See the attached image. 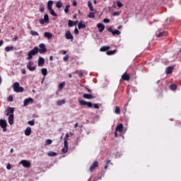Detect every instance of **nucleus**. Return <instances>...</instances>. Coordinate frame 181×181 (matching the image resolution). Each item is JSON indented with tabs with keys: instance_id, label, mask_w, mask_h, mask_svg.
Wrapping results in <instances>:
<instances>
[{
	"instance_id": "9d476101",
	"label": "nucleus",
	"mask_w": 181,
	"mask_h": 181,
	"mask_svg": "<svg viewBox=\"0 0 181 181\" xmlns=\"http://www.w3.org/2000/svg\"><path fill=\"white\" fill-rule=\"evenodd\" d=\"M33 103V99L32 98H28L23 101V107H26V105H29V104H32Z\"/></svg>"
},
{
	"instance_id": "f8f14e48",
	"label": "nucleus",
	"mask_w": 181,
	"mask_h": 181,
	"mask_svg": "<svg viewBox=\"0 0 181 181\" xmlns=\"http://www.w3.org/2000/svg\"><path fill=\"white\" fill-rule=\"evenodd\" d=\"M97 28H98L99 32H103L104 29H105V25L103 23H98L97 24Z\"/></svg>"
},
{
	"instance_id": "f257e3e1",
	"label": "nucleus",
	"mask_w": 181,
	"mask_h": 181,
	"mask_svg": "<svg viewBox=\"0 0 181 181\" xmlns=\"http://www.w3.org/2000/svg\"><path fill=\"white\" fill-rule=\"evenodd\" d=\"M37 53H39V47H35L33 49L28 52L27 57L28 60H31V59L33 58V56H36Z\"/></svg>"
},
{
	"instance_id": "5701e85b",
	"label": "nucleus",
	"mask_w": 181,
	"mask_h": 181,
	"mask_svg": "<svg viewBox=\"0 0 181 181\" xmlns=\"http://www.w3.org/2000/svg\"><path fill=\"white\" fill-rule=\"evenodd\" d=\"M173 71V66H168L166 69V73L167 74H172V72Z\"/></svg>"
},
{
	"instance_id": "393cba45",
	"label": "nucleus",
	"mask_w": 181,
	"mask_h": 181,
	"mask_svg": "<svg viewBox=\"0 0 181 181\" xmlns=\"http://www.w3.org/2000/svg\"><path fill=\"white\" fill-rule=\"evenodd\" d=\"M56 6L57 8H58L59 9H60V8H62L63 6V3H62V1H58L56 3Z\"/></svg>"
},
{
	"instance_id": "39448f33",
	"label": "nucleus",
	"mask_w": 181,
	"mask_h": 181,
	"mask_svg": "<svg viewBox=\"0 0 181 181\" xmlns=\"http://www.w3.org/2000/svg\"><path fill=\"white\" fill-rule=\"evenodd\" d=\"M7 125L8 124L6 123V120L2 119H0V126L1 127L4 132H6Z\"/></svg>"
},
{
	"instance_id": "a19ab883",
	"label": "nucleus",
	"mask_w": 181,
	"mask_h": 181,
	"mask_svg": "<svg viewBox=\"0 0 181 181\" xmlns=\"http://www.w3.org/2000/svg\"><path fill=\"white\" fill-rule=\"evenodd\" d=\"M28 125H31V127H33V125H35V119L28 121Z\"/></svg>"
},
{
	"instance_id": "69168bd1",
	"label": "nucleus",
	"mask_w": 181,
	"mask_h": 181,
	"mask_svg": "<svg viewBox=\"0 0 181 181\" xmlns=\"http://www.w3.org/2000/svg\"><path fill=\"white\" fill-rule=\"evenodd\" d=\"M2 45H4V41L3 40L0 41V47L2 46Z\"/></svg>"
},
{
	"instance_id": "f3484780",
	"label": "nucleus",
	"mask_w": 181,
	"mask_h": 181,
	"mask_svg": "<svg viewBox=\"0 0 181 181\" xmlns=\"http://www.w3.org/2000/svg\"><path fill=\"white\" fill-rule=\"evenodd\" d=\"M98 166V163H97V161H95L91 166L90 167V172H93L95 168H97Z\"/></svg>"
},
{
	"instance_id": "e433bc0d",
	"label": "nucleus",
	"mask_w": 181,
	"mask_h": 181,
	"mask_svg": "<svg viewBox=\"0 0 181 181\" xmlns=\"http://www.w3.org/2000/svg\"><path fill=\"white\" fill-rule=\"evenodd\" d=\"M49 11L52 16H57V14L54 12V10H53V8H51Z\"/></svg>"
},
{
	"instance_id": "4c0bfd02",
	"label": "nucleus",
	"mask_w": 181,
	"mask_h": 181,
	"mask_svg": "<svg viewBox=\"0 0 181 181\" xmlns=\"http://www.w3.org/2000/svg\"><path fill=\"white\" fill-rule=\"evenodd\" d=\"M53 141H52V139H47L45 141V145H52Z\"/></svg>"
},
{
	"instance_id": "c85d7f7f",
	"label": "nucleus",
	"mask_w": 181,
	"mask_h": 181,
	"mask_svg": "<svg viewBox=\"0 0 181 181\" xmlns=\"http://www.w3.org/2000/svg\"><path fill=\"white\" fill-rule=\"evenodd\" d=\"M78 103L82 106L87 105V102L83 100H78Z\"/></svg>"
},
{
	"instance_id": "4468645a",
	"label": "nucleus",
	"mask_w": 181,
	"mask_h": 181,
	"mask_svg": "<svg viewBox=\"0 0 181 181\" xmlns=\"http://www.w3.org/2000/svg\"><path fill=\"white\" fill-rule=\"evenodd\" d=\"M30 134H32V128H30V127H28L25 130V135H26V136H29Z\"/></svg>"
},
{
	"instance_id": "dca6fc26",
	"label": "nucleus",
	"mask_w": 181,
	"mask_h": 181,
	"mask_svg": "<svg viewBox=\"0 0 181 181\" xmlns=\"http://www.w3.org/2000/svg\"><path fill=\"white\" fill-rule=\"evenodd\" d=\"M123 129H124V124H119L116 127L115 131L119 132H122Z\"/></svg>"
},
{
	"instance_id": "13d9d810",
	"label": "nucleus",
	"mask_w": 181,
	"mask_h": 181,
	"mask_svg": "<svg viewBox=\"0 0 181 181\" xmlns=\"http://www.w3.org/2000/svg\"><path fill=\"white\" fill-rule=\"evenodd\" d=\"M73 6H77V1L76 0L73 1Z\"/></svg>"
},
{
	"instance_id": "603ef678",
	"label": "nucleus",
	"mask_w": 181,
	"mask_h": 181,
	"mask_svg": "<svg viewBox=\"0 0 181 181\" xmlns=\"http://www.w3.org/2000/svg\"><path fill=\"white\" fill-rule=\"evenodd\" d=\"M11 163H8L7 165H6V169H7L8 170H11Z\"/></svg>"
},
{
	"instance_id": "20e7f679",
	"label": "nucleus",
	"mask_w": 181,
	"mask_h": 181,
	"mask_svg": "<svg viewBox=\"0 0 181 181\" xmlns=\"http://www.w3.org/2000/svg\"><path fill=\"white\" fill-rule=\"evenodd\" d=\"M40 25H45V23H48L49 22V15L45 14L44 18H41L39 21Z\"/></svg>"
},
{
	"instance_id": "49530a36",
	"label": "nucleus",
	"mask_w": 181,
	"mask_h": 181,
	"mask_svg": "<svg viewBox=\"0 0 181 181\" xmlns=\"http://www.w3.org/2000/svg\"><path fill=\"white\" fill-rule=\"evenodd\" d=\"M114 53H115V50L113 51H107L106 54L110 56L111 54H114Z\"/></svg>"
},
{
	"instance_id": "f03ea898",
	"label": "nucleus",
	"mask_w": 181,
	"mask_h": 181,
	"mask_svg": "<svg viewBox=\"0 0 181 181\" xmlns=\"http://www.w3.org/2000/svg\"><path fill=\"white\" fill-rule=\"evenodd\" d=\"M13 90L15 91V93H23V87H21L19 86L18 82H15L13 84Z\"/></svg>"
},
{
	"instance_id": "473e14b6",
	"label": "nucleus",
	"mask_w": 181,
	"mask_h": 181,
	"mask_svg": "<svg viewBox=\"0 0 181 181\" xmlns=\"http://www.w3.org/2000/svg\"><path fill=\"white\" fill-rule=\"evenodd\" d=\"M64 86H66V83L64 82L59 83L58 86L59 90H63V87H64Z\"/></svg>"
},
{
	"instance_id": "37998d69",
	"label": "nucleus",
	"mask_w": 181,
	"mask_h": 181,
	"mask_svg": "<svg viewBox=\"0 0 181 181\" xmlns=\"http://www.w3.org/2000/svg\"><path fill=\"white\" fill-rule=\"evenodd\" d=\"M119 15H121V12L119 11H116L112 13L113 16H119Z\"/></svg>"
},
{
	"instance_id": "bf43d9fd",
	"label": "nucleus",
	"mask_w": 181,
	"mask_h": 181,
	"mask_svg": "<svg viewBox=\"0 0 181 181\" xmlns=\"http://www.w3.org/2000/svg\"><path fill=\"white\" fill-rule=\"evenodd\" d=\"M107 30H108V32H110L112 34V33L114 32V30H112V28H109L107 29Z\"/></svg>"
},
{
	"instance_id": "5fc2aeb1",
	"label": "nucleus",
	"mask_w": 181,
	"mask_h": 181,
	"mask_svg": "<svg viewBox=\"0 0 181 181\" xmlns=\"http://www.w3.org/2000/svg\"><path fill=\"white\" fill-rule=\"evenodd\" d=\"M21 73H22V74H26V69H21Z\"/></svg>"
},
{
	"instance_id": "c03bdc74",
	"label": "nucleus",
	"mask_w": 181,
	"mask_h": 181,
	"mask_svg": "<svg viewBox=\"0 0 181 181\" xmlns=\"http://www.w3.org/2000/svg\"><path fill=\"white\" fill-rule=\"evenodd\" d=\"M117 5L118 8H122V6H124V4H122L121 1H117Z\"/></svg>"
},
{
	"instance_id": "72a5a7b5",
	"label": "nucleus",
	"mask_w": 181,
	"mask_h": 181,
	"mask_svg": "<svg viewBox=\"0 0 181 181\" xmlns=\"http://www.w3.org/2000/svg\"><path fill=\"white\" fill-rule=\"evenodd\" d=\"M88 17L90 18V19H93V18L95 17V13H93V12L89 13Z\"/></svg>"
},
{
	"instance_id": "e2e57ef3",
	"label": "nucleus",
	"mask_w": 181,
	"mask_h": 181,
	"mask_svg": "<svg viewBox=\"0 0 181 181\" xmlns=\"http://www.w3.org/2000/svg\"><path fill=\"white\" fill-rule=\"evenodd\" d=\"M66 53H67V51H66V50L62 51V54H66Z\"/></svg>"
},
{
	"instance_id": "338daca9",
	"label": "nucleus",
	"mask_w": 181,
	"mask_h": 181,
	"mask_svg": "<svg viewBox=\"0 0 181 181\" xmlns=\"http://www.w3.org/2000/svg\"><path fill=\"white\" fill-rule=\"evenodd\" d=\"M78 126V123H76L75 125H74V127H75V128H77Z\"/></svg>"
},
{
	"instance_id": "a211bd4d",
	"label": "nucleus",
	"mask_w": 181,
	"mask_h": 181,
	"mask_svg": "<svg viewBox=\"0 0 181 181\" xmlns=\"http://www.w3.org/2000/svg\"><path fill=\"white\" fill-rule=\"evenodd\" d=\"M78 29H86V23L81 21L78 24Z\"/></svg>"
},
{
	"instance_id": "aec40b11",
	"label": "nucleus",
	"mask_w": 181,
	"mask_h": 181,
	"mask_svg": "<svg viewBox=\"0 0 181 181\" xmlns=\"http://www.w3.org/2000/svg\"><path fill=\"white\" fill-rule=\"evenodd\" d=\"M83 97L86 100H91L92 98H94V97H93V95L87 93L83 94Z\"/></svg>"
},
{
	"instance_id": "c756f323",
	"label": "nucleus",
	"mask_w": 181,
	"mask_h": 181,
	"mask_svg": "<svg viewBox=\"0 0 181 181\" xmlns=\"http://www.w3.org/2000/svg\"><path fill=\"white\" fill-rule=\"evenodd\" d=\"M48 156H56L57 155V153L54 151H49L47 153Z\"/></svg>"
},
{
	"instance_id": "2eb2a0df",
	"label": "nucleus",
	"mask_w": 181,
	"mask_h": 181,
	"mask_svg": "<svg viewBox=\"0 0 181 181\" xmlns=\"http://www.w3.org/2000/svg\"><path fill=\"white\" fill-rule=\"evenodd\" d=\"M44 37H46V39H48V40H49V39L53 37V34H52L51 33H49V32H45L44 33Z\"/></svg>"
},
{
	"instance_id": "423d86ee",
	"label": "nucleus",
	"mask_w": 181,
	"mask_h": 181,
	"mask_svg": "<svg viewBox=\"0 0 181 181\" xmlns=\"http://www.w3.org/2000/svg\"><path fill=\"white\" fill-rule=\"evenodd\" d=\"M65 39H67V40H71L73 41L74 37L73 35H71V33L70 30H66L65 33Z\"/></svg>"
},
{
	"instance_id": "4be33fe9",
	"label": "nucleus",
	"mask_w": 181,
	"mask_h": 181,
	"mask_svg": "<svg viewBox=\"0 0 181 181\" xmlns=\"http://www.w3.org/2000/svg\"><path fill=\"white\" fill-rule=\"evenodd\" d=\"M122 78L123 80H125L126 81H128L129 80V75L128 74H123L122 76Z\"/></svg>"
},
{
	"instance_id": "6e6552de",
	"label": "nucleus",
	"mask_w": 181,
	"mask_h": 181,
	"mask_svg": "<svg viewBox=\"0 0 181 181\" xmlns=\"http://www.w3.org/2000/svg\"><path fill=\"white\" fill-rule=\"evenodd\" d=\"M67 151H69V143L65 140V143H64V148L62 149V153H66Z\"/></svg>"
},
{
	"instance_id": "0eeeda50",
	"label": "nucleus",
	"mask_w": 181,
	"mask_h": 181,
	"mask_svg": "<svg viewBox=\"0 0 181 181\" xmlns=\"http://www.w3.org/2000/svg\"><path fill=\"white\" fill-rule=\"evenodd\" d=\"M33 62L32 61H29L27 64V69L30 70V71H35L36 70V66H32Z\"/></svg>"
},
{
	"instance_id": "58836bf2",
	"label": "nucleus",
	"mask_w": 181,
	"mask_h": 181,
	"mask_svg": "<svg viewBox=\"0 0 181 181\" xmlns=\"http://www.w3.org/2000/svg\"><path fill=\"white\" fill-rule=\"evenodd\" d=\"M115 112L116 114H121V110L119 109V107H116V108L115 110Z\"/></svg>"
},
{
	"instance_id": "cd10ccee",
	"label": "nucleus",
	"mask_w": 181,
	"mask_h": 181,
	"mask_svg": "<svg viewBox=\"0 0 181 181\" xmlns=\"http://www.w3.org/2000/svg\"><path fill=\"white\" fill-rule=\"evenodd\" d=\"M109 49H110V47L104 46V47H101L100 50V52H106V50H108Z\"/></svg>"
},
{
	"instance_id": "a878e982",
	"label": "nucleus",
	"mask_w": 181,
	"mask_h": 181,
	"mask_svg": "<svg viewBox=\"0 0 181 181\" xmlns=\"http://www.w3.org/2000/svg\"><path fill=\"white\" fill-rule=\"evenodd\" d=\"M66 103V100L64 99L58 100L57 102V105H63V104Z\"/></svg>"
},
{
	"instance_id": "7c9ffc66",
	"label": "nucleus",
	"mask_w": 181,
	"mask_h": 181,
	"mask_svg": "<svg viewBox=\"0 0 181 181\" xmlns=\"http://www.w3.org/2000/svg\"><path fill=\"white\" fill-rule=\"evenodd\" d=\"M112 35H117V36H119V35H121V31L118 30H113Z\"/></svg>"
},
{
	"instance_id": "6e6d98bb",
	"label": "nucleus",
	"mask_w": 181,
	"mask_h": 181,
	"mask_svg": "<svg viewBox=\"0 0 181 181\" xmlns=\"http://www.w3.org/2000/svg\"><path fill=\"white\" fill-rule=\"evenodd\" d=\"M40 12H45V7L44 6H41L40 8Z\"/></svg>"
},
{
	"instance_id": "412c9836",
	"label": "nucleus",
	"mask_w": 181,
	"mask_h": 181,
	"mask_svg": "<svg viewBox=\"0 0 181 181\" xmlns=\"http://www.w3.org/2000/svg\"><path fill=\"white\" fill-rule=\"evenodd\" d=\"M8 124H10V125L13 124V115H10L8 116Z\"/></svg>"
},
{
	"instance_id": "09e8293b",
	"label": "nucleus",
	"mask_w": 181,
	"mask_h": 181,
	"mask_svg": "<svg viewBox=\"0 0 181 181\" xmlns=\"http://www.w3.org/2000/svg\"><path fill=\"white\" fill-rule=\"evenodd\" d=\"M86 105L89 107L91 108V107H93V103H90V102H87Z\"/></svg>"
},
{
	"instance_id": "052dcab7",
	"label": "nucleus",
	"mask_w": 181,
	"mask_h": 181,
	"mask_svg": "<svg viewBox=\"0 0 181 181\" xmlns=\"http://www.w3.org/2000/svg\"><path fill=\"white\" fill-rule=\"evenodd\" d=\"M94 108H95L96 110H98V108H100V107L97 105V104H95L93 105Z\"/></svg>"
},
{
	"instance_id": "3c124183",
	"label": "nucleus",
	"mask_w": 181,
	"mask_h": 181,
	"mask_svg": "<svg viewBox=\"0 0 181 181\" xmlns=\"http://www.w3.org/2000/svg\"><path fill=\"white\" fill-rule=\"evenodd\" d=\"M103 22H104V23H110V19L105 18V19L103 20Z\"/></svg>"
},
{
	"instance_id": "864d4df0",
	"label": "nucleus",
	"mask_w": 181,
	"mask_h": 181,
	"mask_svg": "<svg viewBox=\"0 0 181 181\" xmlns=\"http://www.w3.org/2000/svg\"><path fill=\"white\" fill-rule=\"evenodd\" d=\"M8 101H10L11 103V101H13V98L11 95H10L8 97Z\"/></svg>"
},
{
	"instance_id": "de8ad7c7",
	"label": "nucleus",
	"mask_w": 181,
	"mask_h": 181,
	"mask_svg": "<svg viewBox=\"0 0 181 181\" xmlns=\"http://www.w3.org/2000/svg\"><path fill=\"white\" fill-rule=\"evenodd\" d=\"M69 139V133H66L65 135V137L64 139V143H66V141L67 142V140Z\"/></svg>"
},
{
	"instance_id": "4d7b16f0",
	"label": "nucleus",
	"mask_w": 181,
	"mask_h": 181,
	"mask_svg": "<svg viewBox=\"0 0 181 181\" xmlns=\"http://www.w3.org/2000/svg\"><path fill=\"white\" fill-rule=\"evenodd\" d=\"M74 33L75 35H78V30L77 29V28H75Z\"/></svg>"
},
{
	"instance_id": "a18cd8bd",
	"label": "nucleus",
	"mask_w": 181,
	"mask_h": 181,
	"mask_svg": "<svg viewBox=\"0 0 181 181\" xmlns=\"http://www.w3.org/2000/svg\"><path fill=\"white\" fill-rule=\"evenodd\" d=\"M73 21H71V20H69V21H68V26L69 27V28H73Z\"/></svg>"
},
{
	"instance_id": "7ed1b4c3",
	"label": "nucleus",
	"mask_w": 181,
	"mask_h": 181,
	"mask_svg": "<svg viewBox=\"0 0 181 181\" xmlns=\"http://www.w3.org/2000/svg\"><path fill=\"white\" fill-rule=\"evenodd\" d=\"M39 47L40 49L38 48V52L41 54L43 53H46V52L47 51V49H46V45L45 44H40Z\"/></svg>"
},
{
	"instance_id": "bb28decb",
	"label": "nucleus",
	"mask_w": 181,
	"mask_h": 181,
	"mask_svg": "<svg viewBox=\"0 0 181 181\" xmlns=\"http://www.w3.org/2000/svg\"><path fill=\"white\" fill-rule=\"evenodd\" d=\"M52 5H53V1H49L47 2V8H48V11H49L52 8Z\"/></svg>"
},
{
	"instance_id": "1a4fd4ad",
	"label": "nucleus",
	"mask_w": 181,
	"mask_h": 181,
	"mask_svg": "<svg viewBox=\"0 0 181 181\" xmlns=\"http://www.w3.org/2000/svg\"><path fill=\"white\" fill-rule=\"evenodd\" d=\"M20 165H23V166H24V168H29L30 166V162H29L28 160H22L20 162Z\"/></svg>"
},
{
	"instance_id": "8fccbe9b",
	"label": "nucleus",
	"mask_w": 181,
	"mask_h": 181,
	"mask_svg": "<svg viewBox=\"0 0 181 181\" xmlns=\"http://www.w3.org/2000/svg\"><path fill=\"white\" fill-rule=\"evenodd\" d=\"M64 62H67V60H69V55H66L64 59H63Z\"/></svg>"
},
{
	"instance_id": "2f4dec72",
	"label": "nucleus",
	"mask_w": 181,
	"mask_h": 181,
	"mask_svg": "<svg viewBox=\"0 0 181 181\" xmlns=\"http://www.w3.org/2000/svg\"><path fill=\"white\" fill-rule=\"evenodd\" d=\"M30 33L32 35V36H39V33L35 30H31Z\"/></svg>"
},
{
	"instance_id": "9b49d317",
	"label": "nucleus",
	"mask_w": 181,
	"mask_h": 181,
	"mask_svg": "<svg viewBox=\"0 0 181 181\" xmlns=\"http://www.w3.org/2000/svg\"><path fill=\"white\" fill-rule=\"evenodd\" d=\"M45 64V59L42 57H39L38 58V66L39 67H43Z\"/></svg>"
},
{
	"instance_id": "b1692460",
	"label": "nucleus",
	"mask_w": 181,
	"mask_h": 181,
	"mask_svg": "<svg viewBox=\"0 0 181 181\" xmlns=\"http://www.w3.org/2000/svg\"><path fill=\"white\" fill-rule=\"evenodd\" d=\"M88 6L90 9V11H91V12H94V8H93V3H91V1H88Z\"/></svg>"
},
{
	"instance_id": "ea45409f",
	"label": "nucleus",
	"mask_w": 181,
	"mask_h": 181,
	"mask_svg": "<svg viewBox=\"0 0 181 181\" xmlns=\"http://www.w3.org/2000/svg\"><path fill=\"white\" fill-rule=\"evenodd\" d=\"M170 88L173 90V91H175V90L177 88V86H176V84H173L170 86Z\"/></svg>"
},
{
	"instance_id": "c9c22d12",
	"label": "nucleus",
	"mask_w": 181,
	"mask_h": 181,
	"mask_svg": "<svg viewBox=\"0 0 181 181\" xmlns=\"http://www.w3.org/2000/svg\"><path fill=\"white\" fill-rule=\"evenodd\" d=\"M5 50L6 52H12V50H13V47H6Z\"/></svg>"
},
{
	"instance_id": "79ce46f5",
	"label": "nucleus",
	"mask_w": 181,
	"mask_h": 181,
	"mask_svg": "<svg viewBox=\"0 0 181 181\" xmlns=\"http://www.w3.org/2000/svg\"><path fill=\"white\" fill-rule=\"evenodd\" d=\"M70 8V5H66L64 8L65 13H69V8Z\"/></svg>"
},
{
	"instance_id": "774afa93",
	"label": "nucleus",
	"mask_w": 181,
	"mask_h": 181,
	"mask_svg": "<svg viewBox=\"0 0 181 181\" xmlns=\"http://www.w3.org/2000/svg\"><path fill=\"white\" fill-rule=\"evenodd\" d=\"M122 25H119L117 29H122Z\"/></svg>"
},
{
	"instance_id": "6ab92c4d",
	"label": "nucleus",
	"mask_w": 181,
	"mask_h": 181,
	"mask_svg": "<svg viewBox=\"0 0 181 181\" xmlns=\"http://www.w3.org/2000/svg\"><path fill=\"white\" fill-rule=\"evenodd\" d=\"M41 73H42V76H44L43 79L45 80V78H46V76H47V69L42 68L41 69Z\"/></svg>"
},
{
	"instance_id": "ddd939ff",
	"label": "nucleus",
	"mask_w": 181,
	"mask_h": 181,
	"mask_svg": "<svg viewBox=\"0 0 181 181\" xmlns=\"http://www.w3.org/2000/svg\"><path fill=\"white\" fill-rule=\"evenodd\" d=\"M13 115V108H12V107L8 108L6 112V115L7 117H9V115Z\"/></svg>"
},
{
	"instance_id": "680f3d73",
	"label": "nucleus",
	"mask_w": 181,
	"mask_h": 181,
	"mask_svg": "<svg viewBox=\"0 0 181 181\" xmlns=\"http://www.w3.org/2000/svg\"><path fill=\"white\" fill-rule=\"evenodd\" d=\"M12 40H13V42H15V40H18V37L13 38Z\"/></svg>"
},
{
	"instance_id": "0e129e2a",
	"label": "nucleus",
	"mask_w": 181,
	"mask_h": 181,
	"mask_svg": "<svg viewBox=\"0 0 181 181\" xmlns=\"http://www.w3.org/2000/svg\"><path fill=\"white\" fill-rule=\"evenodd\" d=\"M77 23H78V21L74 22V25H75V26L77 25Z\"/></svg>"
},
{
	"instance_id": "f704fd0d",
	"label": "nucleus",
	"mask_w": 181,
	"mask_h": 181,
	"mask_svg": "<svg viewBox=\"0 0 181 181\" xmlns=\"http://www.w3.org/2000/svg\"><path fill=\"white\" fill-rule=\"evenodd\" d=\"M163 32H156V36L157 37H162V36H163Z\"/></svg>"
}]
</instances>
